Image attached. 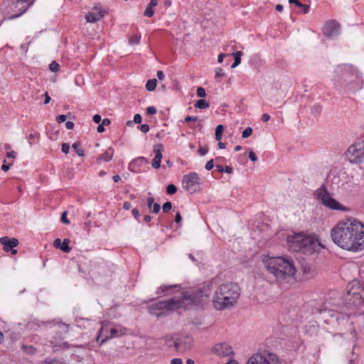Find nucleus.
I'll return each mask as SVG.
<instances>
[{"mask_svg":"<svg viewBox=\"0 0 364 364\" xmlns=\"http://www.w3.org/2000/svg\"><path fill=\"white\" fill-rule=\"evenodd\" d=\"M211 351L218 357H229L234 355L232 347L225 342L218 343L214 345Z\"/></svg>","mask_w":364,"mask_h":364,"instance_id":"nucleus-13","label":"nucleus"},{"mask_svg":"<svg viewBox=\"0 0 364 364\" xmlns=\"http://www.w3.org/2000/svg\"><path fill=\"white\" fill-rule=\"evenodd\" d=\"M196 120H197V117L187 116L185 118V122H195Z\"/></svg>","mask_w":364,"mask_h":364,"instance_id":"nucleus-52","label":"nucleus"},{"mask_svg":"<svg viewBox=\"0 0 364 364\" xmlns=\"http://www.w3.org/2000/svg\"><path fill=\"white\" fill-rule=\"evenodd\" d=\"M12 9H17L18 14H15L13 18H16L22 15L28 9L31 4L28 0H9Z\"/></svg>","mask_w":364,"mask_h":364,"instance_id":"nucleus-15","label":"nucleus"},{"mask_svg":"<svg viewBox=\"0 0 364 364\" xmlns=\"http://www.w3.org/2000/svg\"><path fill=\"white\" fill-rule=\"evenodd\" d=\"M331 237L343 250L360 251L364 249V223L353 218L343 220L332 228Z\"/></svg>","mask_w":364,"mask_h":364,"instance_id":"nucleus-1","label":"nucleus"},{"mask_svg":"<svg viewBox=\"0 0 364 364\" xmlns=\"http://www.w3.org/2000/svg\"><path fill=\"white\" fill-rule=\"evenodd\" d=\"M264 267L269 275L279 284L289 283L294 279L296 272L295 262L288 256L262 257Z\"/></svg>","mask_w":364,"mask_h":364,"instance_id":"nucleus-3","label":"nucleus"},{"mask_svg":"<svg viewBox=\"0 0 364 364\" xmlns=\"http://www.w3.org/2000/svg\"><path fill=\"white\" fill-rule=\"evenodd\" d=\"M10 166H11V164H4L1 166V169H2L4 171H7L10 168Z\"/></svg>","mask_w":364,"mask_h":364,"instance_id":"nucleus-63","label":"nucleus"},{"mask_svg":"<svg viewBox=\"0 0 364 364\" xmlns=\"http://www.w3.org/2000/svg\"><path fill=\"white\" fill-rule=\"evenodd\" d=\"M53 327L55 328V331L60 333L58 336L59 339H62L63 336L68 333L70 329V326L68 324L63 323L60 321H54Z\"/></svg>","mask_w":364,"mask_h":364,"instance_id":"nucleus-19","label":"nucleus"},{"mask_svg":"<svg viewBox=\"0 0 364 364\" xmlns=\"http://www.w3.org/2000/svg\"><path fill=\"white\" fill-rule=\"evenodd\" d=\"M182 220V218L181 216V214L179 213H177L176 216H175V221L176 223H178L181 221Z\"/></svg>","mask_w":364,"mask_h":364,"instance_id":"nucleus-61","label":"nucleus"},{"mask_svg":"<svg viewBox=\"0 0 364 364\" xmlns=\"http://www.w3.org/2000/svg\"><path fill=\"white\" fill-rule=\"evenodd\" d=\"M177 191V188L173 184H169L166 187V192L168 194L173 195Z\"/></svg>","mask_w":364,"mask_h":364,"instance_id":"nucleus-36","label":"nucleus"},{"mask_svg":"<svg viewBox=\"0 0 364 364\" xmlns=\"http://www.w3.org/2000/svg\"><path fill=\"white\" fill-rule=\"evenodd\" d=\"M224 131V127L221 124L218 125L215 129V139L217 141H220L222 138V134Z\"/></svg>","mask_w":364,"mask_h":364,"instance_id":"nucleus-29","label":"nucleus"},{"mask_svg":"<svg viewBox=\"0 0 364 364\" xmlns=\"http://www.w3.org/2000/svg\"><path fill=\"white\" fill-rule=\"evenodd\" d=\"M146 112L149 114H154L156 112V109L154 107H148L146 108Z\"/></svg>","mask_w":364,"mask_h":364,"instance_id":"nucleus-49","label":"nucleus"},{"mask_svg":"<svg viewBox=\"0 0 364 364\" xmlns=\"http://www.w3.org/2000/svg\"><path fill=\"white\" fill-rule=\"evenodd\" d=\"M172 287L176 288V287H178V286L177 285H173V286H166V285H164V286L161 287L160 289L162 290V291H165L166 290H167V289H168L170 288H172Z\"/></svg>","mask_w":364,"mask_h":364,"instance_id":"nucleus-59","label":"nucleus"},{"mask_svg":"<svg viewBox=\"0 0 364 364\" xmlns=\"http://www.w3.org/2000/svg\"><path fill=\"white\" fill-rule=\"evenodd\" d=\"M172 208V203L169 201L166 202L162 207L163 211L165 213L168 212Z\"/></svg>","mask_w":364,"mask_h":364,"instance_id":"nucleus-40","label":"nucleus"},{"mask_svg":"<svg viewBox=\"0 0 364 364\" xmlns=\"http://www.w3.org/2000/svg\"><path fill=\"white\" fill-rule=\"evenodd\" d=\"M215 76L218 77H222L225 76V73L222 68H217L215 70Z\"/></svg>","mask_w":364,"mask_h":364,"instance_id":"nucleus-42","label":"nucleus"},{"mask_svg":"<svg viewBox=\"0 0 364 364\" xmlns=\"http://www.w3.org/2000/svg\"><path fill=\"white\" fill-rule=\"evenodd\" d=\"M70 150V145L66 143H63L62 144V151L65 153V154H68Z\"/></svg>","mask_w":364,"mask_h":364,"instance_id":"nucleus-43","label":"nucleus"},{"mask_svg":"<svg viewBox=\"0 0 364 364\" xmlns=\"http://www.w3.org/2000/svg\"><path fill=\"white\" fill-rule=\"evenodd\" d=\"M49 69L52 72H57L60 69V65L57 62L52 61L49 65Z\"/></svg>","mask_w":364,"mask_h":364,"instance_id":"nucleus-35","label":"nucleus"},{"mask_svg":"<svg viewBox=\"0 0 364 364\" xmlns=\"http://www.w3.org/2000/svg\"><path fill=\"white\" fill-rule=\"evenodd\" d=\"M70 240L64 239L63 242H61L60 239L57 238L53 241V246L55 248L60 249L64 252L68 253L70 252L71 248L69 247Z\"/></svg>","mask_w":364,"mask_h":364,"instance_id":"nucleus-22","label":"nucleus"},{"mask_svg":"<svg viewBox=\"0 0 364 364\" xmlns=\"http://www.w3.org/2000/svg\"><path fill=\"white\" fill-rule=\"evenodd\" d=\"M156 75L159 80H163L165 78V75L161 70H159Z\"/></svg>","mask_w":364,"mask_h":364,"instance_id":"nucleus-54","label":"nucleus"},{"mask_svg":"<svg viewBox=\"0 0 364 364\" xmlns=\"http://www.w3.org/2000/svg\"><path fill=\"white\" fill-rule=\"evenodd\" d=\"M316 196L317 198L321 202L322 205L329 209L344 212L348 210V208L341 205L338 201H337L331 196L325 186H322L317 189Z\"/></svg>","mask_w":364,"mask_h":364,"instance_id":"nucleus-8","label":"nucleus"},{"mask_svg":"<svg viewBox=\"0 0 364 364\" xmlns=\"http://www.w3.org/2000/svg\"><path fill=\"white\" fill-rule=\"evenodd\" d=\"M102 119H101V116L99 115V114H95L93 116V121L96 123V124H98L101 122Z\"/></svg>","mask_w":364,"mask_h":364,"instance_id":"nucleus-55","label":"nucleus"},{"mask_svg":"<svg viewBox=\"0 0 364 364\" xmlns=\"http://www.w3.org/2000/svg\"><path fill=\"white\" fill-rule=\"evenodd\" d=\"M240 295L239 286L232 282L219 285L213 296V304L215 309L222 311L233 306Z\"/></svg>","mask_w":364,"mask_h":364,"instance_id":"nucleus-4","label":"nucleus"},{"mask_svg":"<svg viewBox=\"0 0 364 364\" xmlns=\"http://www.w3.org/2000/svg\"><path fill=\"white\" fill-rule=\"evenodd\" d=\"M225 56H226V55H225V54H224V53H221V54H220V55H218V63H221L223 62V60L224 57H225Z\"/></svg>","mask_w":364,"mask_h":364,"instance_id":"nucleus-64","label":"nucleus"},{"mask_svg":"<svg viewBox=\"0 0 364 364\" xmlns=\"http://www.w3.org/2000/svg\"><path fill=\"white\" fill-rule=\"evenodd\" d=\"M303 272H304V274L307 277H311L314 274V269H312L310 267H303Z\"/></svg>","mask_w":364,"mask_h":364,"instance_id":"nucleus-34","label":"nucleus"},{"mask_svg":"<svg viewBox=\"0 0 364 364\" xmlns=\"http://www.w3.org/2000/svg\"><path fill=\"white\" fill-rule=\"evenodd\" d=\"M41 364H63L58 360H44Z\"/></svg>","mask_w":364,"mask_h":364,"instance_id":"nucleus-45","label":"nucleus"},{"mask_svg":"<svg viewBox=\"0 0 364 364\" xmlns=\"http://www.w3.org/2000/svg\"><path fill=\"white\" fill-rule=\"evenodd\" d=\"M346 156L351 164H360L364 161V141L351 145L346 151Z\"/></svg>","mask_w":364,"mask_h":364,"instance_id":"nucleus-9","label":"nucleus"},{"mask_svg":"<svg viewBox=\"0 0 364 364\" xmlns=\"http://www.w3.org/2000/svg\"><path fill=\"white\" fill-rule=\"evenodd\" d=\"M44 96H45V101H44V104L46 105V104L49 103V102H50V96L48 95V92H46V93L44 94Z\"/></svg>","mask_w":364,"mask_h":364,"instance_id":"nucleus-62","label":"nucleus"},{"mask_svg":"<svg viewBox=\"0 0 364 364\" xmlns=\"http://www.w3.org/2000/svg\"><path fill=\"white\" fill-rule=\"evenodd\" d=\"M144 14L147 17H151L154 15V11L152 9V7L148 5L145 9Z\"/></svg>","mask_w":364,"mask_h":364,"instance_id":"nucleus-38","label":"nucleus"},{"mask_svg":"<svg viewBox=\"0 0 364 364\" xmlns=\"http://www.w3.org/2000/svg\"><path fill=\"white\" fill-rule=\"evenodd\" d=\"M289 2L290 4H295L298 7H304V14H307L309 11V9H310L309 6L302 4L298 0H289Z\"/></svg>","mask_w":364,"mask_h":364,"instance_id":"nucleus-30","label":"nucleus"},{"mask_svg":"<svg viewBox=\"0 0 364 364\" xmlns=\"http://www.w3.org/2000/svg\"><path fill=\"white\" fill-rule=\"evenodd\" d=\"M209 151L208 146H200L198 149V152L201 156L205 155Z\"/></svg>","mask_w":364,"mask_h":364,"instance_id":"nucleus-41","label":"nucleus"},{"mask_svg":"<svg viewBox=\"0 0 364 364\" xmlns=\"http://www.w3.org/2000/svg\"><path fill=\"white\" fill-rule=\"evenodd\" d=\"M148 163L149 161L147 159L143 156H139L130 162L129 164V168L131 171L136 172V168H139L144 164H147Z\"/></svg>","mask_w":364,"mask_h":364,"instance_id":"nucleus-20","label":"nucleus"},{"mask_svg":"<svg viewBox=\"0 0 364 364\" xmlns=\"http://www.w3.org/2000/svg\"><path fill=\"white\" fill-rule=\"evenodd\" d=\"M141 36L134 35L129 38V43L130 45H137L140 42Z\"/></svg>","mask_w":364,"mask_h":364,"instance_id":"nucleus-33","label":"nucleus"},{"mask_svg":"<svg viewBox=\"0 0 364 364\" xmlns=\"http://www.w3.org/2000/svg\"><path fill=\"white\" fill-rule=\"evenodd\" d=\"M196 93L199 97H204L206 95L205 90L201 87H198Z\"/></svg>","mask_w":364,"mask_h":364,"instance_id":"nucleus-39","label":"nucleus"},{"mask_svg":"<svg viewBox=\"0 0 364 364\" xmlns=\"http://www.w3.org/2000/svg\"><path fill=\"white\" fill-rule=\"evenodd\" d=\"M323 33L327 38L333 39L340 33V26L333 21H328L324 25Z\"/></svg>","mask_w":364,"mask_h":364,"instance_id":"nucleus-14","label":"nucleus"},{"mask_svg":"<svg viewBox=\"0 0 364 364\" xmlns=\"http://www.w3.org/2000/svg\"><path fill=\"white\" fill-rule=\"evenodd\" d=\"M270 119V116L269 114L265 113V114H263L262 116V120L264 122H267Z\"/></svg>","mask_w":364,"mask_h":364,"instance_id":"nucleus-57","label":"nucleus"},{"mask_svg":"<svg viewBox=\"0 0 364 364\" xmlns=\"http://www.w3.org/2000/svg\"><path fill=\"white\" fill-rule=\"evenodd\" d=\"M181 297L152 304L149 306V312L151 314L160 316L181 308L187 309L192 305L202 304L208 299V295L201 290L186 291L181 292Z\"/></svg>","mask_w":364,"mask_h":364,"instance_id":"nucleus-2","label":"nucleus"},{"mask_svg":"<svg viewBox=\"0 0 364 364\" xmlns=\"http://www.w3.org/2000/svg\"><path fill=\"white\" fill-rule=\"evenodd\" d=\"M140 130L144 133H146L149 131V126L148 124H142L140 127Z\"/></svg>","mask_w":364,"mask_h":364,"instance_id":"nucleus-50","label":"nucleus"},{"mask_svg":"<svg viewBox=\"0 0 364 364\" xmlns=\"http://www.w3.org/2000/svg\"><path fill=\"white\" fill-rule=\"evenodd\" d=\"M147 205L152 213L157 214L159 213L161 207L159 203H154V199L150 197L147 199Z\"/></svg>","mask_w":364,"mask_h":364,"instance_id":"nucleus-25","label":"nucleus"},{"mask_svg":"<svg viewBox=\"0 0 364 364\" xmlns=\"http://www.w3.org/2000/svg\"><path fill=\"white\" fill-rule=\"evenodd\" d=\"M345 301L349 306H359L364 302V283L353 280L348 285Z\"/></svg>","mask_w":364,"mask_h":364,"instance_id":"nucleus-7","label":"nucleus"},{"mask_svg":"<svg viewBox=\"0 0 364 364\" xmlns=\"http://www.w3.org/2000/svg\"><path fill=\"white\" fill-rule=\"evenodd\" d=\"M205 169H206V170H208V171L211 170V169L213 168V159H211V160L208 161L206 163V164H205Z\"/></svg>","mask_w":364,"mask_h":364,"instance_id":"nucleus-47","label":"nucleus"},{"mask_svg":"<svg viewBox=\"0 0 364 364\" xmlns=\"http://www.w3.org/2000/svg\"><path fill=\"white\" fill-rule=\"evenodd\" d=\"M246 364H270L267 358L259 353L252 355Z\"/></svg>","mask_w":364,"mask_h":364,"instance_id":"nucleus-21","label":"nucleus"},{"mask_svg":"<svg viewBox=\"0 0 364 364\" xmlns=\"http://www.w3.org/2000/svg\"><path fill=\"white\" fill-rule=\"evenodd\" d=\"M6 156L8 158L15 159V157H16V152L14 151H8L7 154H6Z\"/></svg>","mask_w":364,"mask_h":364,"instance_id":"nucleus-58","label":"nucleus"},{"mask_svg":"<svg viewBox=\"0 0 364 364\" xmlns=\"http://www.w3.org/2000/svg\"><path fill=\"white\" fill-rule=\"evenodd\" d=\"M156 80L151 79L149 80L146 84V88L148 91H154L156 87Z\"/></svg>","mask_w":364,"mask_h":364,"instance_id":"nucleus-27","label":"nucleus"},{"mask_svg":"<svg viewBox=\"0 0 364 364\" xmlns=\"http://www.w3.org/2000/svg\"><path fill=\"white\" fill-rule=\"evenodd\" d=\"M107 330L106 324L102 323V328L100 331L99 335L97 338V341L99 342L101 345L106 342L108 339L119 337L122 335L125 334L124 328H112L109 330V334H105V331Z\"/></svg>","mask_w":364,"mask_h":364,"instance_id":"nucleus-11","label":"nucleus"},{"mask_svg":"<svg viewBox=\"0 0 364 364\" xmlns=\"http://www.w3.org/2000/svg\"><path fill=\"white\" fill-rule=\"evenodd\" d=\"M216 168H217V170L221 173L225 172V173H231L232 172V167L228 166L223 167L221 165H216Z\"/></svg>","mask_w":364,"mask_h":364,"instance_id":"nucleus-32","label":"nucleus"},{"mask_svg":"<svg viewBox=\"0 0 364 364\" xmlns=\"http://www.w3.org/2000/svg\"><path fill=\"white\" fill-rule=\"evenodd\" d=\"M287 243L291 250L294 252L302 250L309 254L319 252L322 248V245L317 237L306 236L302 233L288 235Z\"/></svg>","mask_w":364,"mask_h":364,"instance_id":"nucleus-6","label":"nucleus"},{"mask_svg":"<svg viewBox=\"0 0 364 364\" xmlns=\"http://www.w3.org/2000/svg\"><path fill=\"white\" fill-rule=\"evenodd\" d=\"M65 127H66L68 129H73V127H74V123H73V122L68 121V122H66V123H65Z\"/></svg>","mask_w":364,"mask_h":364,"instance_id":"nucleus-56","label":"nucleus"},{"mask_svg":"<svg viewBox=\"0 0 364 364\" xmlns=\"http://www.w3.org/2000/svg\"><path fill=\"white\" fill-rule=\"evenodd\" d=\"M132 214H133L134 217L136 219H137V218L139 217V210H138L137 209H136V208H134V209L132 210Z\"/></svg>","mask_w":364,"mask_h":364,"instance_id":"nucleus-60","label":"nucleus"},{"mask_svg":"<svg viewBox=\"0 0 364 364\" xmlns=\"http://www.w3.org/2000/svg\"><path fill=\"white\" fill-rule=\"evenodd\" d=\"M183 361L181 358H173L171 360V364H182Z\"/></svg>","mask_w":364,"mask_h":364,"instance_id":"nucleus-53","label":"nucleus"},{"mask_svg":"<svg viewBox=\"0 0 364 364\" xmlns=\"http://www.w3.org/2000/svg\"><path fill=\"white\" fill-rule=\"evenodd\" d=\"M242 51H237L232 53V55L234 56V63H232L231 68H235L237 65H239L241 63V56L242 55Z\"/></svg>","mask_w":364,"mask_h":364,"instance_id":"nucleus-26","label":"nucleus"},{"mask_svg":"<svg viewBox=\"0 0 364 364\" xmlns=\"http://www.w3.org/2000/svg\"><path fill=\"white\" fill-rule=\"evenodd\" d=\"M67 119V116L61 114L57 117L56 120L58 123L64 122Z\"/></svg>","mask_w":364,"mask_h":364,"instance_id":"nucleus-48","label":"nucleus"},{"mask_svg":"<svg viewBox=\"0 0 364 364\" xmlns=\"http://www.w3.org/2000/svg\"><path fill=\"white\" fill-rule=\"evenodd\" d=\"M335 85L338 89L355 92L361 89L363 80L358 73L349 68H338L334 71Z\"/></svg>","mask_w":364,"mask_h":364,"instance_id":"nucleus-5","label":"nucleus"},{"mask_svg":"<svg viewBox=\"0 0 364 364\" xmlns=\"http://www.w3.org/2000/svg\"><path fill=\"white\" fill-rule=\"evenodd\" d=\"M0 242L4 245V250L5 252H11L12 255H16L17 253V250H13L14 247L18 245V240L17 239H10L8 237H2L0 238Z\"/></svg>","mask_w":364,"mask_h":364,"instance_id":"nucleus-16","label":"nucleus"},{"mask_svg":"<svg viewBox=\"0 0 364 364\" xmlns=\"http://www.w3.org/2000/svg\"><path fill=\"white\" fill-rule=\"evenodd\" d=\"M154 153L155 156L151 162V166L154 168L158 169L161 166V161L163 157L162 153L164 151V146L161 144H157L154 146Z\"/></svg>","mask_w":364,"mask_h":364,"instance_id":"nucleus-18","label":"nucleus"},{"mask_svg":"<svg viewBox=\"0 0 364 364\" xmlns=\"http://www.w3.org/2000/svg\"><path fill=\"white\" fill-rule=\"evenodd\" d=\"M201 180L198 174L196 172H191L186 174L182 178V187L186 191L193 193L200 189Z\"/></svg>","mask_w":364,"mask_h":364,"instance_id":"nucleus-10","label":"nucleus"},{"mask_svg":"<svg viewBox=\"0 0 364 364\" xmlns=\"http://www.w3.org/2000/svg\"><path fill=\"white\" fill-rule=\"evenodd\" d=\"M60 219H61V221L63 223H65V224H69L70 223V221L67 218V212L66 211L63 213Z\"/></svg>","mask_w":364,"mask_h":364,"instance_id":"nucleus-44","label":"nucleus"},{"mask_svg":"<svg viewBox=\"0 0 364 364\" xmlns=\"http://www.w3.org/2000/svg\"><path fill=\"white\" fill-rule=\"evenodd\" d=\"M104 14L105 11L100 6H94L92 11L85 16V19L89 23H95L100 21Z\"/></svg>","mask_w":364,"mask_h":364,"instance_id":"nucleus-17","label":"nucleus"},{"mask_svg":"<svg viewBox=\"0 0 364 364\" xmlns=\"http://www.w3.org/2000/svg\"><path fill=\"white\" fill-rule=\"evenodd\" d=\"M249 158L253 162H255L257 161V157L255 153L252 151H250Z\"/></svg>","mask_w":364,"mask_h":364,"instance_id":"nucleus-46","label":"nucleus"},{"mask_svg":"<svg viewBox=\"0 0 364 364\" xmlns=\"http://www.w3.org/2000/svg\"><path fill=\"white\" fill-rule=\"evenodd\" d=\"M252 133V129L250 127H247L242 134V137L245 139L249 137Z\"/></svg>","mask_w":364,"mask_h":364,"instance_id":"nucleus-37","label":"nucleus"},{"mask_svg":"<svg viewBox=\"0 0 364 364\" xmlns=\"http://www.w3.org/2000/svg\"><path fill=\"white\" fill-rule=\"evenodd\" d=\"M113 154H114V150L112 148H109L104 154L100 155L97 158V161H109L112 157H113Z\"/></svg>","mask_w":364,"mask_h":364,"instance_id":"nucleus-23","label":"nucleus"},{"mask_svg":"<svg viewBox=\"0 0 364 364\" xmlns=\"http://www.w3.org/2000/svg\"><path fill=\"white\" fill-rule=\"evenodd\" d=\"M73 149L76 151L77 155L79 156H84V150L80 147V145L79 143H74L72 146Z\"/></svg>","mask_w":364,"mask_h":364,"instance_id":"nucleus-31","label":"nucleus"},{"mask_svg":"<svg viewBox=\"0 0 364 364\" xmlns=\"http://www.w3.org/2000/svg\"><path fill=\"white\" fill-rule=\"evenodd\" d=\"M193 345V339L187 334H177L176 351L184 353L191 350Z\"/></svg>","mask_w":364,"mask_h":364,"instance_id":"nucleus-12","label":"nucleus"},{"mask_svg":"<svg viewBox=\"0 0 364 364\" xmlns=\"http://www.w3.org/2000/svg\"><path fill=\"white\" fill-rule=\"evenodd\" d=\"M134 122L136 124H139L141 122V117L139 114H136L134 117Z\"/></svg>","mask_w":364,"mask_h":364,"instance_id":"nucleus-51","label":"nucleus"},{"mask_svg":"<svg viewBox=\"0 0 364 364\" xmlns=\"http://www.w3.org/2000/svg\"><path fill=\"white\" fill-rule=\"evenodd\" d=\"M176 338L177 334L166 336L164 337L165 344L168 348H174V350H176Z\"/></svg>","mask_w":364,"mask_h":364,"instance_id":"nucleus-24","label":"nucleus"},{"mask_svg":"<svg viewBox=\"0 0 364 364\" xmlns=\"http://www.w3.org/2000/svg\"><path fill=\"white\" fill-rule=\"evenodd\" d=\"M209 107V103L205 100H199L195 103V107L198 109H206Z\"/></svg>","mask_w":364,"mask_h":364,"instance_id":"nucleus-28","label":"nucleus"}]
</instances>
